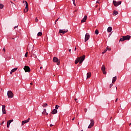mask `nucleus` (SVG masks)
I'll return each mask as SVG.
<instances>
[{"label": "nucleus", "mask_w": 131, "mask_h": 131, "mask_svg": "<svg viewBox=\"0 0 131 131\" xmlns=\"http://www.w3.org/2000/svg\"><path fill=\"white\" fill-rule=\"evenodd\" d=\"M30 84H31V85H32V84H33L32 82H31Z\"/></svg>", "instance_id": "nucleus-48"}, {"label": "nucleus", "mask_w": 131, "mask_h": 131, "mask_svg": "<svg viewBox=\"0 0 131 131\" xmlns=\"http://www.w3.org/2000/svg\"><path fill=\"white\" fill-rule=\"evenodd\" d=\"M3 51L4 52H6V49H5V48H3Z\"/></svg>", "instance_id": "nucleus-35"}, {"label": "nucleus", "mask_w": 131, "mask_h": 131, "mask_svg": "<svg viewBox=\"0 0 131 131\" xmlns=\"http://www.w3.org/2000/svg\"><path fill=\"white\" fill-rule=\"evenodd\" d=\"M94 125H95V121L94 120L92 119L91 120V123L89 125L88 128H92Z\"/></svg>", "instance_id": "nucleus-7"}, {"label": "nucleus", "mask_w": 131, "mask_h": 131, "mask_svg": "<svg viewBox=\"0 0 131 131\" xmlns=\"http://www.w3.org/2000/svg\"><path fill=\"white\" fill-rule=\"evenodd\" d=\"M52 114H57V113H58V110H56V109H54L52 112H51Z\"/></svg>", "instance_id": "nucleus-16"}, {"label": "nucleus", "mask_w": 131, "mask_h": 131, "mask_svg": "<svg viewBox=\"0 0 131 131\" xmlns=\"http://www.w3.org/2000/svg\"><path fill=\"white\" fill-rule=\"evenodd\" d=\"M48 106V103H44L42 105V107H47Z\"/></svg>", "instance_id": "nucleus-27"}, {"label": "nucleus", "mask_w": 131, "mask_h": 131, "mask_svg": "<svg viewBox=\"0 0 131 131\" xmlns=\"http://www.w3.org/2000/svg\"><path fill=\"white\" fill-rule=\"evenodd\" d=\"M107 52V50L105 49L102 52V55H104L105 53Z\"/></svg>", "instance_id": "nucleus-25"}, {"label": "nucleus", "mask_w": 131, "mask_h": 131, "mask_svg": "<svg viewBox=\"0 0 131 131\" xmlns=\"http://www.w3.org/2000/svg\"><path fill=\"white\" fill-rule=\"evenodd\" d=\"M74 119H75V117H74L73 119H72V120H74Z\"/></svg>", "instance_id": "nucleus-43"}, {"label": "nucleus", "mask_w": 131, "mask_h": 131, "mask_svg": "<svg viewBox=\"0 0 131 131\" xmlns=\"http://www.w3.org/2000/svg\"><path fill=\"white\" fill-rule=\"evenodd\" d=\"M95 34H96V35H98V34H99V30H96L95 31Z\"/></svg>", "instance_id": "nucleus-23"}, {"label": "nucleus", "mask_w": 131, "mask_h": 131, "mask_svg": "<svg viewBox=\"0 0 131 131\" xmlns=\"http://www.w3.org/2000/svg\"><path fill=\"white\" fill-rule=\"evenodd\" d=\"M100 3H101V2H99V1H97V2H96V4H100Z\"/></svg>", "instance_id": "nucleus-37"}, {"label": "nucleus", "mask_w": 131, "mask_h": 131, "mask_svg": "<svg viewBox=\"0 0 131 131\" xmlns=\"http://www.w3.org/2000/svg\"><path fill=\"white\" fill-rule=\"evenodd\" d=\"M117 80V78L116 76L113 77L112 80L113 83H114V82H115V81H116Z\"/></svg>", "instance_id": "nucleus-20"}, {"label": "nucleus", "mask_w": 131, "mask_h": 131, "mask_svg": "<svg viewBox=\"0 0 131 131\" xmlns=\"http://www.w3.org/2000/svg\"><path fill=\"white\" fill-rule=\"evenodd\" d=\"M16 70H18V68H15L13 69L12 70H11V72H10V74H12V73H13V72H15V71H16Z\"/></svg>", "instance_id": "nucleus-18"}, {"label": "nucleus", "mask_w": 131, "mask_h": 131, "mask_svg": "<svg viewBox=\"0 0 131 131\" xmlns=\"http://www.w3.org/2000/svg\"><path fill=\"white\" fill-rule=\"evenodd\" d=\"M116 90H117V87H116Z\"/></svg>", "instance_id": "nucleus-50"}, {"label": "nucleus", "mask_w": 131, "mask_h": 131, "mask_svg": "<svg viewBox=\"0 0 131 131\" xmlns=\"http://www.w3.org/2000/svg\"><path fill=\"white\" fill-rule=\"evenodd\" d=\"M113 4L115 6V7H118L119 5H121V1H119L118 2H116V1H113Z\"/></svg>", "instance_id": "nucleus-6"}, {"label": "nucleus", "mask_w": 131, "mask_h": 131, "mask_svg": "<svg viewBox=\"0 0 131 131\" xmlns=\"http://www.w3.org/2000/svg\"><path fill=\"white\" fill-rule=\"evenodd\" d=\"M59 107H60V106L58 105H56L55 108L56 110H57V109H59Z\"/></svg>", "instance_id": "nucleus-28"}, {"label": "nucleus", "mask_w": 131, "mask_h": 131, "mask_svg": "<svg viewBox=\"0 0 131 131\" xmlns=\"http://www.w3.org/2000/svg\"><path fill=\"white\" fill-rule=\"evenodd\" d=\"M41 35H42V33H41L40 32L38 33V34H37L38 36H41Z\"/></svg>", "instance_id": "nucleus-24"}, {"label": "nucleus", "mask_w": 131, "mask_h": 131, "mask_svg": "<svg viewBox=\"0 0 131 131\" xmlns=\"http://www.w3.org/2000/svg\"><path fill=\"white\" fill-rule=\"evenodd\" d=\"M23 3L24 4H25L26 5V7H25V9H24V13H27V12H28V3L25 1H24Z\"/></svg>", "instance_id": "nucleus-4"}, {"label": "nucleus", "mask_w": 131, "mask_h": 131, "mask_svg": "<svg viewBox=\"0 0 131 131\" xmlns=\"http://www.w3.org/2000/svg\"><path fill=\"white\" fill-rule=\"evenodd\" d=\"M98 7V5H97L96 6V8H97Z\"/></svg>", "instance_id": "nucleus-49"}, {"label": "nucleus", "mask_w": 131, "mask_h": 131, "mask_svg": "<svg viewBox=\"0 0 131 131\" xmlns=\"http://www.w3.org/2000/svg\"><path fill=\"white\" fill-rule=\"evenodd\" d=\"M13 121H14V120H13V119L7 121V126L8 128H9V127H10V124H11V123L13 122Z\"/></svg>", "instance_id": "nucleus-12"}, {"label": "nucleus", "mask_w": 131, "mask_h": 131, "mask_svg": "<svg viewBox=\"0 0 131 131\" xmlns=\"http://www.w3.org/2000/svg\"><path fill=\"white\" fill-rule=\"evenodd\" d=\"M131 36L129 35L124 36L121 38L119 41H124V40H129L130 39Z\"/></svg>", "instance_id": "nucleus-2"}, {"label": "nucleus", "mask_w": 131, "mask_h": 131, "mask_svg": "<svg viewBox=\"0 0 131 131\" xmlns=\"http://www.w3.org/2000/svg\"><path fill=\"white\" fill-rule=\"evenodd\" d=\"M88 39H90V34H89V33H87L85 35V42L86 41H88Z\"/></svg>", "instance_id": "nucleus-10"}, {"label": "nucleus", "mask_w": 131, "mask_h": 131, "mask_svg": "<svg viewBox=\"0 0 131 131\" xmlns=\"http://www.w3.org/2000/svg\"><path fill=\"white\" fill-rule=\"evenodd\" d=\"M42 69V67H40V69Z\"/></svg>", "instance_id": "nucleus-46"}, {"label": "nucleus", "mask_w": 131, "mask_h": 131, "mask_svg": "<svg viewBox=\"0 0 131 131\" xmlns=\"http://www.w3.org/2000/svg\"><path fill=\"white\" fill-rule=\"evenodd\" d=\"M112 31V27H109L107 28V32H111Z\"/></svg>", "instance_id": "nucleus-21"}, {"label": "nucleus", "mask_w": 131, "mask_h": 131, "mask_svg": "<svg viewBox=\"0 0 131 131\" xmlns=\"http://www.w3.org/2000/svg\"><path fill=\"white\" fill-rule=\"evenodd\" d=\"M102 72L104 74L106 75V70L104 71H102Z\"/></svg>", "instance_id": "nucleus-31"}, {"label": "nucleus", "mask_w": 131, "mask_h": 131, "mask_svg": "<svg viewBox=\"0 0 131 131\" xmlns=\"http://www.w3.org/2000/svg\"><path fill=\"white\" fill-rule=\"evenodd\" d=\"M28 56V52H26V54H25V57H27Z\"/></svg>", "instance_id": "nucleus-29"}, {"label": "nucleus", "mask_w": 131, "mask_h": 131, "mask_svg": "<svg viewBox=\"0 0 131 131\" xmlns=\"http://www.w3.org/2000/svg\"><path fill=\"white\" fill-rule=\"evenodd\" d=\"M7 96L8 99H12L14 97V94L11 91H8L7 92Z\"/></svg>", "instance_id": "nucleus-3"}, {"label": "nucleus", "mask_w": 131, "mask_h": 131, "mask_svg": "<svg viewBox=\"0 0 131 131\" xmlns=\"http://www.w3.org/2000/svg\"><path fill=\"white\" fill-rule=\"evenodd\" d=\"M75 101H76V103H78V101H77V99L76 98L75 99Z\"/></svg>", "instance_id": "nucleus-41"}, {"label": "nucleus", "mask_w": 131, "mask_h": 131, "mask_svg": "<svg viewBox=\"0 0 131 131\" xmlns=\"http://www.w3.org/2000/svg\"><path fill=\"white\" fill-rule=\"evenodd\" d=\"M105 70H106V68H105L104 65H102V68H101V71H104Z\"/></svg>", "instance_id": "nucleus-22"}, {"label": "nucleus", "mask_w": 131, "mask_h": 131, "mask_svg": "<svg viewBox=\"0 0 131 131\" xmlns=\"http://www.w3.org/2000/svg\"><path fill=\"white\" fill-rule=\"evenodd\" d=\"M112 86H113V84L111 83L110 85V88L111 89V88H112Z\"/></svg>", "instance_id": "nucleus-33"}, {"label": "nucleus", "mask_w": 131, "mask_h": 131, "mask_svg": "<svg viewBox=\"0 0 131 131\" xmlns=\"http://www.w3.org/2000/svg\"><path fill=\"white\" fill-rule=\"evenodd\" d=\"M4 8V5L0 4V9H3Z\"/></svg>", "instance_id": "nucleus-26"}, {"label": "nucleus", "mask_w": 131, "mask_h": 131, "mask_svg": "<svg viewBox=\"0 0 131 131\" xmlns=\"http://www.w3.org/2000/svg\"><path fill=\"white\" fill-rule=\"evenodd\" d=\"M75 51H76V47H75Z\"/></svg>", "instance_id": "nucleus-47"}, {"label": "nucleus", "mask_w": 131, "mask_h": 131, "mask_svg": "<svg viewBox=\"0 0 131 131\" xmlns=\"http://www.w3.org/2000/svg\"><path fill=\"white\" fill-rule=\"evenodd\" d=\"M43 115H49V114L47 113V110L44 109L43 112L42 113Z\"/></svg>", "instance_id": "nucleus-17"}, {"label": "nucleus", "mask_w": 131, "mask_h": 131, "mask_svg": "<svg viewBox=\"0 0 131 131\" xmlns=\"http://www.w3.org/2000/svg\"><path fill=\"white\" fill-rule=\"evenodd\" d=\"M86 19H88V16L85 15L83 18L81 20V23H83L86 21Z\"/></svg>", "instance_id": "nucleus-14"}, {"label": "nucleus", "mask_w": 131, "mask_h": 131, "mask_svg": "<svg viewBox=\"0 0 131 131\" xmlns=\"http://www.w3.org/2000/svg\"><path fill=\"white\" fill-rule=\"evenodd\" d=\"M80 131H83V130H81Z\"/></svg>", "instance_id": "nucleus-51"}, {"label": "nucleus", "mask_w": 131, "mask_h": 131, "mask_svg": "<svg viewBox=\"0 0 131 131\" xmlns=\"http://www.w3.org/2000/svg\"><path fill=\"white\" fill-rule=\"evenodd\" d=\"M5 123V121H3V122L1 123V124H4Z\"/></svg>", "instance_id": "nucleus-36"}, {"label": "nucleus", "mask_w": 131, "mask_h": 131, "mask_svg": "<svg viewBox=\"0 0 131 131\" xmlns=\"http://www.w3.org/2000/svg\"><path fill=\"white\" fill-rule=\"evenodd\" d=\"M118 101V99L117 98V99H116V100H115V102H117Z\"/></svg>", "instance_id": "nucleus-42"}, {"label": "nucleus", "mask_w": 131, "mask_h": 131, "mask_svg": "<svg viewBox=\"0 0 131 131\" xmlns=\"http://www.w3.org/2000/svg\"><path fill=\"white\" fill-rule=\"evenodd\" d=\"M50 126H51V127H52V126H54V125H53V124H51L50 125Z\"/></svg>", "instance_id": "nucleus-39"}, {"label": "nucleus", "mask_w": 131, "mask_h": 131, "mask_svg": "<svg viewBox=\"0 0 131 131\" xmlns=\"http://www.w3.org/2000/svg\"><path fill=\"white\" fill-rule=\"evenodd\" d=\"M67 32H68V30H61L60 29L59 31V33H62V34H65V33H67Z\"/></svg>", "instance_id": "nucleus-9"}, {"label": "nucleus", "mask_w": 131, "mask_h": 131, "mask_svg": "<svg viewBox=\"0 0 131 131\" xmlns=\"http://www.w3.org/2000/svg\"><path fill=\"white\" fill-rule=\"evenodd\" d=\"M73 3H75V0H72Z\"/></svg>", "instance_id": "nucleus-44"}, {"label": "nucleus", "mask_w": 131, "mask_h": 131, "mask_svg": "<svg viewBox=\"0 0 131 131\" xmlns=\"http://www.w3.org/2000/svg\"><path fill=\"white\" fill-rule=\"evenodd\" d=\"M17 27H18V26H15L14 28V29H16V28H17Z\"/></svg>", "instance_id": "nucleus-38"}, {"label": "nucleus", "mask_w": 131, "mask_h": 131, "mask_svg": "<svg viewBox=\"0 0 131 131\" xmlns=\"http://www.w3.org/2000/svg\"><path fill=\"white\" fill-rule=\"evenodd\" d=\"M2 113L3 114H6V105H2Z\"/></svg>", "instance_id": "nucleus-13"}, {"label": "nucleus", "mask_w": 131, "mask_h": 131, "mask_svg": "<svg viewBox=\"0 0 131 131\" xmlns=\"http://www.w3.org/2000/svg\"><path fill=\"white\" fill-rule=\"evenodd\" d=\"M85 59V55H83L80 57H78L75 61V64H77L79 62V64H81Z\"/></svg>", "instance_id": "nucleus-1"}, {"label": "nucleus", "mask_w": 131, "mask_h": 131, "mask_svg": "<svg viewBox=\"0 0 131 131\" xmlns=\"http://www.w3.org/2000/svg\"><path fill=\"white\" fill-rule=\"evenodd\" d=\"M35 22H38V18H37V17L35 18Z\"/></svg>", "instance_id": "nucleus-32"}, {"label": "nucleus", "mask_w": 131, "mask_h": 131, "mask_svg": "<svg viewBox=\"0 0 131 131\" xmlns=\"http://www.w3.org/2000/svg\"><path fill=\"white\" fill-rule=\"evenodd\" d=\"M113 15L114 16H116V15H118V11H117L116 10H114L113 12Z\"/></svg>", "instance_id": "nucleus-19"}, {"label": "nucleus", "mask_w": 131, "mask_h": 131, "mask_svg": "<svg viewBox=\"0 0 131 131\" xmlns=\"http://www.w3.org/2000/svg\"><path fill=\"white\" fill-rule=\"evenodd\" d=\"M86 76V79H88V78H90V77L92 76V73H88Z\"/></svg>", "instance_id": "nucleus-15"}, {"label": "nucleus", "mask_w": 131, "mask_h": 131, "mask_svg": "<svg viewBox=\"0 0 131 131\" xmlns=\"http://www.w3.org/2000/svg\"><path fill=\"white\" fill-rule=\"evenodd\" d=\"M69 52H71V49H69Z\"/></svg>", "instance_id": "nucleus-45"}, {"label": "nucleus", "mask_w": 131, "mask_h": 131, "mask_svg": "<svg viewBox=\"0 0 131 131\" xmlns=\"http://www.w3.org/2000/svg\"><path fill=\"white\" fill-rule=\"evenodd\" d=\"M24 69L25 72H30V71H31L30 68L27 66H25Z\"/></svg>", "instance_id": "nucleus-8"}, {"label": "nucleus", "mask_w": 131, "mask_h": 131, "mask_svg": "<svg viewBox=\"0 0 131 131\" xmlns=\"http://www.w3.org/2000/svg\"><path fill=\"white\" fill-rule=\"evenodd\" d=\"M59 19H60V18H57L55 22V24H56V23H57V22H58V20H59Z\"/></svg>", "instance_id": "nucleus-34"}, {"label": "nucleus", "mask_w": 131, "mask_h": 131, "mask_svg": "<svg viewBox=\"0 0 131 131\" xmlns=\"http://www.w3.org/2000/svg\"><path fill=\"white\" fill-rule=\"evenodd\" d=\"M53 61L54 63H57V65H60V60L56 57H53Z\"/></svg>", "instance_id": "nucleus-5"}, {"label": "nucleus", "mask_w": 131, "mask_h": 131, "mask_svg": "<svg viewBox=\"0 0 131 131\" xmlns=\"http://www.w3.org/2000/svg\"><path fill=\"white\" fill-rule=\"evenodd\" d=\"M106 50H107V51H111V48H108V47H106Z\"/></svg>", "instance_id": "nucleus-30"}, {"label": "nucleus", "mask_w": 131, "mask_h": 131, "mask_svg": "<svg viewBox=\"0 0 131 131\" xmlns=\"http://www.w3.org/2000/svg\"><path fill=\"white\" fill-rule=\"evenodd\" d=\"M73 4H74V5L75 6H76V4H75V2H73Z\"/></svg>", "instance_id": "nucleus-40"}, {"label": "nucleus", "mask_w": 131, "mask_h": 131, "mask_svg": "<svg viewBox=\"0 0 131 131\" xmlns=\"http://www.w3.org/2000/svg\"><path fill=\"white\" fill-rule=\"evenodd\" d=\"M30 120V118H28V119L23 121L21 123V125H24L25 123H27L28 122H29V121Z\"/></svg>", "instance_id": "nucleus-11"}]
</instances>
